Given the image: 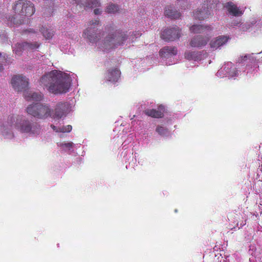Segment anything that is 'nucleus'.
Here are the masks:
<instances>
[{
	"label": "nucleus",
	"mask_w": 262,
	"mask_h": 262,
	"mask_svg": "<svg viewBox=\"0 0 262 262\" xmlns=\"http://www.w3.org/2000/svg\"><path fill=\"white\" fill-rule=\"evenodd\" d=\"M11 84L15 91L25 92L28 89L29 80L20 75H14L11 79Z\"/></svg>",
	"instance_id": "obj_7"
},
{
	"label": "nucleus",
	"mask_w": 262,
	"mask_h": 262,
	"mask_svg": "<svg viewBox=\"0 0 262 262\" xmlns=\"http://www.w3.org/2000/svg\"><path fill=\"white\" fill-rule=\"evenodd\" d=\"M251 56L250 55L246 54L244 56H240L236 60V62L242 64H245L248 60H250Z\"/></svg>",
	"instance_id": "obj_26"
},
{
	"label": "nucleus",
	"mask_w": 262,
	"mask_h": 262,
	"mask_svg": "<svg viewBox=\"0 0 262 262\" xmlns=\"http://www.w3.org/2000/svg\"><path fill=\"white\" fill-rule=\"evenodd\" d=\"M224 8L229 13L234 16H239L243 14V12L237 6L232 2L226 3L224 5Z\"/></svg>",
	"instance_id": "obj_13"
},
{
	"label": "nucleus",
	"mask_w": 262,
	"mask_h": 262,
	"mask_svg": "<svg viewBox=\"0 0 262 262\" xmlns=\"http://www.w3.org/2000/svg\"><path fill=\"white\" fill-rule=\"evenodd\" d=\"M6 62V59L5 56H2V54L0 53V72L3 70V64Z\"/></svg>",
	"instance_id": "obj_30"
},
{
	"label": "nucleus",
	"mask_w": 262,
	"mask_h": 262,
	"mask_svg": "<svg viewBox=\"0 0 262 262\" xmlns=\"http://www.w3.org/2000/svg\"><path fill=\"white\" fill-rule=\"evenodd\" d=\"M229 37L227 36H219L211 40L209 45L211 48L216 49L225 45L229 40Z\"/></svg>",
	"instance_id": "obj_15"
},
{
	"label": "nucleus",
	"mask_w": 262,
	"mask_h": 262,
	"mask_svg": "<svg viewBox=\"0 0 262 262\" xmlns=\"http://www.w3.org/2000/svg\"><path fill=\"white\" fill-rule=\"evenodd\" d=\"M13 51L17 55H20L22 52L25 50V46L24 42L18 43L13 47Z\"/></svg>",
	"instance_id": "obj_24"
},
{
	"label": "nucleus",
	"mask_w": 262,
	"mask_h": 262,
	"mask_svg": "<svg viewBox=\"0 0 262 262\" xmlns=\"http://www.w3.org/2000/svg\"><path fill=\"white\" fill-rule=\"evenodd\" d=\"M217 4L214 1H204L202 8L194 13V16L199 20H204L210 15V10L216 7Z\"/></svg>",
	"instance_id": "obj_6"
},
{
	"label": "nucleus",
	"mask_w": 262,
	"mask_h": 262,
	"mask_svg": "<svg viewBox=\"0 0 262 262\" xmlns=\"http://www.w3.org/2000/svg\"><path fill=\"white\" fill-rule=\"evenodd\" d=\"M70 104L68 102L58 103L55 108L54 118L60 119L65 117L70 112Z\"/></svg>",
	"instance_id": "obj_10"
},
{
	"label": "nucleus",
	"mask_w": 262,
	"mask_h": 262,
	"mask_svg": "<svg viewBox=\"0 0 262 262\" xmlns=\"http://www.w3.org/2000/svg\"><path fill=\"white\" fill-rule=\"evenodd\" d=\"M60 146L63 148H66L68 149H70L73 147V143L72 142H68V143H62L60 144Z\"/></svg>",
	"instance_id": "obj_31"
},
{
	"label": "nucleus",
	"mask_w": 262,
	"mask_h": 262,
	"mask_svg": "<svg viewBox=\"0 0 262 262\" xmlns=\"http://www.w3.org/2000/svg\"><path fill=\"white\" fill-rule=\"evenodd\" d=\"M120 8L118 5L110 3L105 8V12L110 14H115L120 12Z\"/></svg>",
	"instance_id": "obj_21"
},
{
	"label": "nucleus",
	"mask_w": 262,
	"mask_h": 262,
	"mask_svg": "<svg viewBox=\"0 0 262 262\" xmlns=\"http://www.w3.org/2000/svg\"><path fill=\"white\" fill-rule=\"evenodd\" d=\"M40 32H41L43 36L46 39H50L52 37L53 35V31L49 30V29L42 27L40 30Z\"/></svg>",
	"instance_id": "obj_25"
},
{
	"label": "nucleus",
	"mask_w": 262,
	"mask_h": 262,
	"mask_svg": "<svg viewBox=\"0 0 262 262\" xmlns=\"http://www.w3.org/2000/svg\"><path fill=\"white\" fill-rule=\"evenodd\" d=\"M39 84L50 93L55 95L66 93L70 86V77L60 71L52 70L42 76Z\"/></svg>",
	"instance_id": "obj_1"
},
{
	"label": "nucleus",
	"mask_w": 262,
	"mask_h": 262,
	"mask_svg": "<svg viewBox=\"0 0 262 262\" xmlns=\"http://www.w3.org/2000/svg\"><path fill=\"white\" fill-rule=\"evenodd\" d=\"M180 36V30L177 26L164 30L161 34V37L166 41L179 39Z\"/></svg>",
	"instance_id": "obj_8"
},
{
	"label": "nucleus",
	"mask_w": 262,
	"mask_h": 262,
	"mask_svg": "<svg viewBox=\"0 0 262 262\" xmlns=\"http://www.w3.org/2000/svg\"><path fill=\"white\" fill-rule=\"evenodd\" d=\"M100 30H98L95 27H88L86 29L83 34L84 37L86 38L91 42H97L100 40L101 35H103Z\"/></svg>",
	"instance_id": "obj_9"
},
{
	"label": "nucleus",
	"mask_w": 262,
	"mask_h": 262,
	"mask_svg": "<svg viewBox=\"0 0 262 262\" xmlns=\"http://www.w3.org/2000/svg\"><path fill=\"white\" fill-rule=\"evenodd\" d=\"M72 2L73 4L91 8L99 7L101 5L100 0H72Z\"/></svg>",
	"instance_id": "obj_14"
},
{
	"label": "nucleus",
	"mask_w": 262,
	"mask_h": 262,
	"mask_svg": "<svg viewBox=\"0 0 262 262\" xmlns=\"http://www.w3.org/2000/svg\"><path fill=\"white\" fill-rule=\"evenodd\" d=\"M72 126L71 125H68L59 128V132L62 133H69L71 131Z\"/></svg>",
	"instance_id": "obj_28"
},
{
	"label": "nucleus",
	"mask_w": 262,
	"mask_h": 262,
	"mask_svg": "<svg viewBox=\"0 0 262 262\" xmlns=\"http://www.w3.org/2000/svg\"><path fill=\"white\" fill-rule=\"evenodd\" d=\"M156 131L161 136H165L168 133V129L162 126L158 125Z\"/></svg>",
	"instance_id": "obj_27"
},
{
	"label": "nucleus",
	"mask_w": 262,
	"mask_h": 262,
	"mask_svg": "<svg viewBox=\"0 0 262 262\" xmlns=\"http://www.w3.org/2000/svg\"><path fill=\"white\" fill-rule=\"evenodd\" d=\"M165 108L163 105H160L158 110L147 109L144 111V113L148 116L155 118H161L164 116Z\"/></svg>",
	"instance_id": "obj_12"
},
{
	"label": "nucleus",
	"mask_w": 262,
	"mask_h": 262,
	"mask_svg": "<svg viewBox=\"0 0 262 262\" xmlns=\"http://www.w3.org/2000/svg\"><path fill=\"white\" fill-rule=\"evenodd\" d=\"M177 5L180 7L185 9V7L187 6L188 2L187 0H177Z\"/></svg>",
	"instance_id": "obj_29"
},
{
	"label": "nucleus",
	"mask_w": 262,
	"mask_h": 262,
	"mask_svg": "<svg viewBox=\"0 0 262 262\" xmlns=\"http://www.w3.org/2000/svg\"><path fill=\"white\" fill-rule=\"evenodd\" d=\"M24 43L25 46V50L27 51H33L38 48L40 46V44L37 42H24Z\"/></svg>",
	"instance_id": "obj_23"
},
{
	"label": "nucleus",
	"mask_w": 262,
	"mask_h": 262,
	"mask_svg": "<svg viewBox=\"0 0 262 262\" xmlns=\"http://www.w3.org/2000/svg\"><path fill=\"white\" fill-rule=\"evenodd\" d=\"M177 54V49L174 47L165 46L159 51V55L162 57H168L176 55Z\"/></svg>",
	"instance_id": "obj_16"
},
{
	"label": "nucleus",
	"mask_w": 262,
	"mask_h": 262,
	"mask_svg": "<svg viewBox=\"0 0 262 262\" xmlns=\"http://www.w3.org/2000/svg\"><path fill=\"white\" fill-rule=\"evenodd\" d=\"M6 123L7 126L15 128L21 133L36 135L41 133V127L38 123L27 119L21 115H9Z\"/></svg>",
	"instance_id": "obj_2"
},
{
	"label": "nucleus",
	"mask_w": 262,
	"mask_h": 262,
	"mask_svg": "<svg viewBox=\"0 0 262 262\" xmlns=\"http://www.w3.org/2000/svg\"><path fill=\"white\" fill-rule=\"evenodd\" d=\"M212 28L210 25L203 26L201 25H194L190 28V30L194 33H201L205 31V30L210 31Z\"/></svg>",
	"instance_id": "obj_20"
},
{
	"label": "nucleus",
	"mask_w": 262,
	"mask_h": 262,
	"mask_svg": "<svg viewBox=\"0 0 262 262\" xmlns=\"http://www.w3.org/2000/svg\"><path fill=\"white\" fill-rule=\"evenodd\" d=\"M51 127L53 128V129L57 132H59V128H57L56 127L53 125H51Z\"/></svg>",
	"instance_id": "obj_35"
},
{
	"label": "nucleus",
	"mask_w": 262,
	"mask_h": 262,
	"mask_svg": "<svg viewBox=\"0 0 262 262\" xmlns=\"http://www.w3.org/2000/svg\"><path fill=\"white\" fill-rule=\"evenodd\" d=\"M99 23V20L98 19H95L90 21L89 25L92 26L93 25H98Z\"/></svg>",
	"instance_id": "obj_32"
},
{
	"label": "nucleus",
	"mask_w": 262,
	"mask_h": 262,
	"mask_svg": "<svg viewBox=\"0 0 262 262\" xmlns=\"http://www.w3.org/2000/svg\"><path fill=\"white\" fill-rule=\"evenodd\" d=\"M164 13L166 16L171 19H177L181 16L180 13L170 6H167L165 8Z\"/></svg>",
	"instance_id": "obj_19"
},
{
	"label": "nucleus",
	"mask_w": 262,
	"mask_h": 262,
	"mask_svg": "<svg viewBox=\"0 0 262 262\" xmlns=\"http://www.w3.org/2000/svg\"><path fill=\"white\" fill-rule=\"evenodd\" d=\"M15 16L12 17L11 21L14 25H18L23 23L25 17L32 16L35 12L33 4L30 1L19 0L12 7Z\"/></svg>",
	"instance_id": "obj_3"
},
{
	"label": "nucleus",
	"mask_w": 262,
	"mask_h": 262,
	"mask_svg": "<svg viewBox=\"0 0 262 262\" xmlns=\"http://www.w3.org/2000/svg\"><path fill=\"white\" fill-rule=\"evenodd\" d=\"M209 40V38L202 35H197L192 38L190 42V45L193 48H201L207 45Z\"/></svg>",
	"instance_id": "obj_11"
},
{
	"label": "nucleus",
	"mask_w": 262,
	"mask_h": 262,
	"mask_svg": "<svg viewBox=\"0 0 262 262\" xmlns=\"http://www.w3.org/2000/svg\"><path fill=\"white\" fill-rule=\"evenodd\" d=\"M120 71L117 68L108 70L106 73L107 80L113 82L117 81L120 78Z\"/></svg>",
	"instance_id": "obj_18"
},
{
	"label": "nucleus",
	"mask_w": 262,
	"mask_h": 262,
	"mask_svg": "<svg viewBox=\"0 0 262 262\" xmlns=\"http://www.w3.org/2000/svg\"><path fill=\"white\" fill-rule=\"evenodd\" d=\"M141 35V33L139 32H133V34H132V38L131 39L133 40L134 39L133 36H135L136 38L140 37Z\"/></svg>",
	"instance_id": "obj_33"
},
{
	"label": "nucleus",
	"mask_w": 262,
	"mask_h": 262,
	"mask_svg": "<svg viewBox=\"0 0 262 262\" xmlns=\"http://www.w3.org/2000/svg\"><path fill=\"white\" fill-rule=\"evenodd\" d=\"M127 32L121 30L116 31L115 34H108L105 38L104 47L105 50H109L122 45L127 39Z\"/></svg>",
	"instance_id": "obj_4"
},
{
	"label": "nucleus",
	"mask_w": 262,
	"mask_h": 262,
	"mask_svg": "<svg viewBox=\"0 0 262 262\" xmlns=\"http://www.w3.org/2000/svg\"><path fill=\"white\" fill-rule=\"evenodd\" d=\"M94 13L95 15H99L101 13V10L99 8L94 9Z\"/></svg>",
	"instance_id": "obj_34"
},
{
	"label": "nucleus",
	"mask_w": 262,
	"mask_h": 262,
	"mask_svg": "<svg viewBox=\"0 0 262 262\" xmlns=\"http://www.w3.org/2000/svg\"><path fill=\"white\" fill-rule=\"evenodd\" d=\"M184 55L187 59L197 60L199 59L201 54L198 51H188L185 53Z\"/></svg>",
	"instance_id": "obj_22"
},
{
	"label": "nucleus",
	"mask_w": 262,
	"mask_h": 262,
	"mask_svg": "<svg viewBox=\"0 0 262 262\" xmlns=\"http://www.w3.org/2000/svg\"><path fill=\"white\" fill-rule=\"evenodd\" d=\"M29 32H33L32 30V29H31V30L29 31Z\"/></svg>",
	"instance_id": "obj_36"
},
{
	"label": "nucleus",
	"mask_w": 262,
	"mask_h": 262,
	"mask_svg": "<svg viewBox=\"0 0 262 262\" xmlns=\"http://www.w3.org/2000/svg\"><path fill=\"white\" fill-rule=\"evenodd\" d=\"M23 95L27 101H40L43 98V95L40 93L26 91L24 92Z\"/></svg>",
	"instance_id": "obj_17"
},
{
	"label": "nucleus",
	"mask_w": 262,
	"mask_h": 262,
	"mask_svg": "<svg viewBox=\"0 0 262 262\" xmlns=\"http://www.w3.org/2000/svg\"><path fill=\"white\" fill-rule=\"evenodd\" d=\"M29 115L39 119H45L51 116V109L47 104L40 103H33L27 108Z\"/></svg>",
	"instance_id": "obj_5"
}]
</instances>
